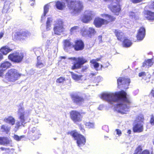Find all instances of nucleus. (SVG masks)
<instances>
[{
    "instance_id": "nucleus-56",
    "label": "nucleus",
    "mask_w": 154,
    "mask_h": 154,
    "mask_svg": "<svg viewBox=\"0 0 154 154\" xmlns=\"http://www.w3.org/2000/svg\"><path fill=\"white\" fill-rule=\"evenodd\" d=\"M96 75V73H91L90 74L89 76L91 77H93L94 76H95Z\"/></svg>"
},
{
    "instance_id": "nucleus-16",
    "label": "nucleus",
    "mask_w": 154,
    "mask_h": 154,
    "mask_svg": "<svg viewBox=\"0 0 154 154\" xmlns=\"http://www.w3.org/2000/svg\"><path fill=\"white\" fill-rule=\"evenodd\" d=\"M101 15L102 17L105 18V19L104 20L105 21V23H106V24L110 22L114 21L115 19V18L113 16L107 14H102Z\"/></svg>"
},
{
    "instance_id": "nucleus-39",
    "label": "nucleus",
    "mask_w": 154,
    "mask_h": 154,
    "mask_svg": "<svg viewBox=\"0 0 154 154\" xmlns=\"http://www.w3.org/2000/svg\"><path fill=\"white\" fill-rule=\"evenodd\" d=\"M65 80L64 77H60L57 79L56 82L57 83L60 84L63 83Z\"/></svg>"
},
{
    "instance_id": "nucleus-55",
    "label": "nucleus",
    "mask_w": 154,
    "mask_h": 154,
    "mask_svg": "<svg viewBox=\"0 0 154 154\" xmlns=\"http://www.w3.org/2000/svg\"><path fill=\"white\" fill-rule=\"evenodd\" d=\"M4 71L2 69H0V77L2 76L3 75Z\"/></svg>"
},
{
    "instance_id": "nucleus-31",
    "label": "nucleus",
    "mask_w": 154,
    "mask_h": 154,
    "mask_svg": "<svg viewBox=\"0 0 154 154\" xmlns=\"http://www.w3.org/2000/svg\"><path fill=\"white\" fill-rule=\"evenodd\" d=\"M52 21V18L51 17H50L48 18L47 21L46 22V30L48 31L50 29L51 26V23Z\"/></svg>"
},
{
    "instance_id": "nucleus-13",
    "label": "nucleus",
    "mask_w": 154,
    "mask_h": 154,
    "mask_svg": "<svg viewBox=\"0 0 154 154\" xmlns=\"http://www.w3.org/2000/svg\"><path fill=\"white\" fill-rule=\"evenodd\" d=\"M70 97L73 102L76 104H81L84 101V99L83 97L77 94H72L70 95Z\"/></svg>"
},
{
    "instance_id": "nucleus-61",
    "label": "nucleus",
    "mask_w": 154,
    "mask_h": 154,
    "mask_svg": "<svg viewBox=\"0 0 154 154\" xmlns=\"http://www.w3.org/2000/svg\"><path fill=\"white\" fill-rule=\"evenodd\" d=\"M151 7L154 9V1L152 3Z\"/></svg>"
},
{
    "instance_id": "nucleus-11",
    "label": "nucleus",
    "mask_w": 154,
    "mask_h": 154,
    "mask_svg": "<svg viewBox=\"0 0 154 154\" xmlns=\"http://www.w3.org/2000/svg\"><path fill=\"white\" fill-rule=\"evenodd\" d=\"M109 8L112 12L116 15H118L121 10L119 4L118 3L112 1L109 5Z\"/></svg>"
},
{
    "instance_id": "nucleus-58",
    "label": "nucleus",
    "mask_w": 154,
    "mask_h": 154,
    "mask_svg": "<svg viewBox=\"0 0 154 154\" xmlns=\"http://www.w3.org/2000/svg\"><path fill=\"white\" fill-rule=\"evenodd\" d=\"M4 34V32H1L0 33V38H1L3 37V35Z\"/></svg>"
},
{
    "instance_id": "nucleus-25",
    "label": "nucleus",
    "mask_w": 154,
    "mask_h": 154,
    "mask_svg": "<svg viewBox=\"0 0 154 154\" xmlns=\"http://www.w3.org/2000/svg\"><path fill=\"white\" fill-rule=\"evenodd\" d=\"M64 47L65 48H71L73 47L72 43L70 42L69 39H66L64 40L63 43Z\"/></svg>"
},
{
    "instance_id": "nucleus-17",
    "label": "nucleus",
    "mask_w": 154,
    "mask_h": 154,
    "mask_svg": "<svg viewBox=\"0 0 154 154\" xmlns=\"http://www.w3.org/2000/svg\"><path fill=\"white\" fill-rule=\"evenodd\" d=\"M12 66L11 62L8 61H4L0 65V68L5 71L10 68Z\"/></svg>"
},
{
    "instance_id": "nucleus-40",
    "label": "nucleus",
    "mask_w": 154,
    "mask_h": 154,
    "mask_svg": "<svg viewBox=\"0 0 154 154\" xmlns=\"http://www.w3.org/2000/svg\"><path fill=\"white\" fill-rule=\"evenodd\" d=\"M30 33L28 31L22 32L21 33L22 36L28 37L30 35Z\"/></svg>"
},
{
    "instance_id": "nucleus-46",
    "label": "nucleus",
    "mask_w": 154,
    "mask_h": 154,
    "mask_svg": "<svg viewBox=\"0 0 154 154\" xmlns=\"http://www.w3.org/2000/svg\"><path fill=\"white\" fill-rule=\"evenodd\" d=\"M88 65L84 66L82 67L81 69V71L84 72L86 71L88 68Z\"/></svg>"
},
{
    "instance_id": "nucleus-12",
    "label": "nucleus",
    "mask_w": 154,
    "mask_h": 154,
    "mask_svg": "<svg viewBox=\"0 0 154 154\" xmlns=\"http://www.w3.org/2000/svg\"><path fill=\"white\" fill-rule=\"evenodd\" d=\"M85 44L84 42L80 39L76 40L73 45V48L75 51L82 50L84 48Z\"/></svg>"
},
{
    "instance_id": "nucleus-5",
    "label": "nucleus",
    "mask_w": 154,
    "mask_h": 154,
    "mask_svg": "<svg viewBox=\"0 0 154 154\" xmlns=\"http://www.w3.org/2000/svg\"><path fill=\"white\" fill-rule=\"evenodd\" d=\"M69 59L76 61V62L74 63L71 67V69L73 70L80 69L82 65L88 62L87 60L83 57L77 58L70 57L69 58Z\"/></svg>"
},
{
    "instance_id": "nucleus-24",
    "label": "nucleus",
    "mask_w": 154,
    "mask_h": 154,
    "mask_svg": "<svg viewBox=\"0 0 154 154\" xmlns=\"http://www.w3.org/2000/svg\"><path fill=\"white\" fill-rule=\"evenodd\" d=\"M152 58L150 59L145 60L143 63L142 66L144 67L146 66L148 67H151L153 63V62L152 61Z\"/></svg>"
},
{
    "instance_id": "nucleus-64",
    "label": "nucleus",
    "mask_w": 154,
    "mask_h": 154,
    "mask_svg": "<svg viewBox=\"0 0 154 154\" xmlns=\"http://www.w3.org/2000/svg\"><path fill=\"white\" fill-rule=\"evenodd\" d=\"M102 38V35H99L98 36V38Z\"/></svg>"
},
{
    "instance_id": "nucleus-9",
    "label": "nucleus",
    "mask_w": 154,
    "mask_h": 154,
    "mask_svg": "<svg viewBox=\"0 0 154 154\" xmlns=\"http://www.w3.org/2000/svg\"><path fill=\"white\" fill-rule=\"evenodd\" d=\"M130 82V79L123 77H119L117 79L118 86L122 87L124 89H127Z\"/></svg>"
},
{
    "instance_id": "nucleus-8",
    "label": "nucleus",
    "mask_w": 154,
    "mask_h": 154,
    "mask_svg": "<svg viewBox=\"0 0 154 154\" xmlns=\"http://www.w3.org/2000/svg\"><path fill=\"white\" fill-rule=\"evenodd\" d=\"M64 31L63 27V22L61 19L57 20L54 28V33L55 34L60 35Z\"/></svg>"
},
{
    "instance_id": "nucleus-3",
    "label": "nucleus",
    "mask_w": 154,
    "mask_h": 154,
    "mask_svg": "<svg viewBox=\"0 0 154 154\" xmlns=\"http://www.w3.org/2000/svg\"><path fill=\"white\" fill-rule=\"evenodd\" d=\"M67 134L70 135L76 140L77 146L81 147L85 145L86 142L85 137L83 135L79 134L76 130L71 131L67 132Z\"/></svg>"
},
{
    "instance_id": "nucleus-59",
    "label": "nucleus",
    "mask_w": 154,
    "mask_h": 154,
    "mask_svg": "<svg viewBox=\"0 0 154 154\" xmlns=\"http://www.w3.org/2000/svg\"><path fill=\"white\" fill-rule=\"evenodd\" d=\"M3 59V56L2 54L0 53V61Z\"/></svg>"
},
{
    "instance_id": "nucleus-60",
    "label": "nucleus",
    "mask_w": 154,
    "mask_h": 154,
    "mask_svg": "<svg viewBox=\"0 0 154 154\" xmlns=\"http://www.w3.org/2000/svg\"><path fill=\"white\" fill-rule=\"evenodd\" d=\"M93 60H95V62H97V61H99L100 60V58H97L95 59H93Z\"/></svg>"
},
{
    "instance_id": "nucleus-48",
    "label": "nucleus",
    "mask_w": 154,
    "mask_h": 154,
    "mask_svg": "<svg viewBox=\"0 0 154 154\" xmlns=\"http://www.w3.org/2000/svg\"><path fill=\"white\" fill-rule=\"evenodd\" d=\"M116 131V134L118 135L119 136H120L122 134V132L121 131L118 129H116L115 130Z\"/></svg>"
},
{
    "instance_id": "nucleus-22",
    "label": "nucleus",
    "mask_w": 154,
    "mask_h": 154,
    "mask_svg": "<svg viewBox=\"0 0 154 154\" xmlns=\"http://www.w3.org/2000/svg\"><path fill=\"white\" fill-rule=\"evenodd\" d=\"M132 44V42L129 39H124L122 44V46L125 48L129 47Z\"/></svg>"
},
{
    "instance_id": "nucleus-26",
    "label": "nucleus",
    "mask_w": 154,
    "mask_h": 154,
    "mask_svg": "<svg viewBox=\"0 0 154 154\" xmlns=\"http://www.w3.org/2000/svg\"><path fill=\"white\" fill-rule=\"evenodd\" d=\"M88 27H84L81 30V34L83 36L85 37H87V36L89 37V35L88 31Z\"/></svg>"
},
{
    "instance_id": "nucleus-54",
    "label": "nucleus",
    "mask_w": 154,
    "mask_h": 154,
    "mask_svg": "<svg viewBox=\"0 0 154 154\" xmlns=\"http://www.w3.org/2000/svg\"><path fill=\"white\" fill-rule=\"evenodd\" d=\"M21 126L20 122H18L16 123V127L17 128H19V127Z\"/></svg>"
},
{
    "instance_id": "nucleus-18",
    "label": "nucleus",
    "mask_w": 154,
    "mask_h": 154,
    "mask_svg": "<svg viewBox=\"0 0 154 154\" xmlns=\"http://www.w3.org/2000/svg\"><path fill=\"white\" fill-rule=\"evenodd\" d=\"M104 20L100 18H96L94 20V25L96 27H99L103 24H106L105 23Z\"/></svg>"
},
{
    "instance_id": "nucleus-52",
    "label": "nucleus",
    "mask_w": 154,
    "mask_h": 154,
    "mask_svg": "<svg viewBox=\"0 0 154 154\" xmlns=\"http://www.w3.org/2000/svg\"><path fill=\"white\" fill-rule=\"evenodd\" d=\"M79 128L81 131L82 132H84L85 131V130L83 128V126L81 124H80L79 125Z\"/></svg>"
},
{
    "instance_id": "nucleus-2",
    "label": "nucleus",
    "mask_w": 154,
    "mask_h": 154,
    "mask_svg": "<svg viewBox=\"0 0 154 154\" xmlns=\"http://www.w3.org/2000/svg\"><path fill=\"white\" fill-rule=\"evenodd\" d=\"M67 3V6L70 10L71 14H75L80 12L82 10L83 5L82 3L79 1H72L71 0H65Z\"/></svg>"
},
{
    "instance_id": "nucleus-57",
    "label": "nucleus",
    "mask_w": 154,
    "mask_h": 154,
    "mask_svg": "<svg viewBox=\"0 0 154 154\" xmlns=\"http://www.w3.org/2000/svg\"><path fill=\"white\" fill-rule=\"evenodd\" d=\"M2 150H9V148H5L3 147H1L0 148Z\"/></svg>"
},
{
    "instance_id": "nucleus-33",
    "label": "nucleus",
    "mask_w": 154,
    "mask_h": 154,
    "mask_svg": "<svg viewBox=\"0 0 154 154\" xmlns=\"http://www.w3.org/2000/svg\"><path fill=\"white\" fill-rule=\"evenodd\" d=\"M56 6L57 9L62 10L64 7L65 3L57 1L56 3Z\"/></svg>"
},
{
    "instance_id": "nucleus-6",
    "label": "nucleus",
    "mask_w": 154,
    "mask_h": 154,
    "mask_svg": "<svg viewBox=\"0 0 154 154\" xmlns=\"http://www.w3.org/2000/svg\"><path fill=\"white\" fill-rule=\"evenodd\" d=\"M24 56L23 53L16 51L9 54L8 56V58L14 63H19L22 61Z\"/></svg>"
},
{
    "instance_id": "nucleus-35",
    "label": "nucleus",
    "mask_w": 154,
    "mask_h": 154,
    "mask_svg": "<svg viewBox=\"0 0 154 154\" xmlns=\"http://www.w3.org/2000/svg\"><path fill=\"white\" fill-rule=\"evenodd\" d=\"M49 5L48 4H47L44 7V14L42 16L41 21H42V20L44 19L45 18V16L46 15V13L48 12L49 9Z\"/></svg>"
},
{
    "instance_id": "nucleus-14",
    "label": "nucleus",
    "mask_w": 154,
    "mask_h": 154,
    "mask_svg": "<svg viewBox=\"0 0 154 154\" xmlns=\"http://www.w3.org/2000/svg\"><path fill=\"white\" fill-rule=\"evenodd\" d=\"M24 109L23 107H21L18 109V113L19 116V118L22 125L23 123L25 124L26 123L25 122V112L24 111Z\"/></svg>"
},
{
    "instance_id": "nucleus-38",
    "label": "nucleus",
    "mask_w": 154,
    "mask_h": 154,
    "mask_svg": "<svg viewBox=\"0 0 154 154\" xmlns=\"http://www.w3.org/2000/svg\"><path fill=\"white\" fill-rule=\"evenodd\" d=\"M25 137L24 135H23L20 136H19L16 134H14L13 137V138L14 139L17 141H20L21 140V139L25 138Z\"/></svg>"
},
{
    "instance_id": "nucleus-51",
    "label": "nucleus",
    "mask_w": 154,
    "mask_h": 154,
    "mask_svg": "<svg viewBox=\"0 0 154 154\" xmlns=\"http://www.w3.org/2000/svg\"><path fill=\"white\" fill-rule=\"evenodd\" d=\"M134 3H137L141 2L143 0H130Z\"/></svg>"
},
{
    "instance_id": "nucleus-37",
    "label": "nucleus",
    "mask_w": 154,
    "mask_h": 154,
    "mask_svg": "<svg viewBox=\"0 0 154 154\" xmlns=\"http://www.w3.org/2000/svg\"><path fill=\"white\" fill-rule=\"evenodd\" d=\"M129 15L130 17L133 19L136 20L138 18L137 15L132 11L129 12Z\"/></svg>"
},
{
    "instance_id": "nucleus-45",
    "label": "nucleus",
    "mask_w": 154,
    "mask_h": 154,
    "mask_svg": "<svg viewBox=\"0 0 154 154\" xmlns=\"http://www.w3.org/2000/svg\"><path fill=\"white\" fill-rule=\"evenodd\" d=\"M42 67L44 66V64L40 61V60H38L36 64V66L40 68L41 66Z\"/></svg>"
},
{
    "instance_id": "nucleus-43",
    "label": "nucleus",
    "mask_w": 154,
    "mask_h": 154,
    "mask_svg": "<svg viewBox=\"0 0 154 154\" xmlns=\"http://www.w3.org/2000/svg\"><path fill=\"white\" fill-rule=\"evenodd\" d=\"M142 148L141 146H138L136 149L134 153L139 154L138 153L141 152L142 151Z\"/></svg>"
},
{
    "instance_id": "nucleus-44",
    "label": "nucleus",
    "mask_w": 154,
    "mask_h": 154,
    "mask_svg": "<svg viewBox=\"0 0 154 154\" xmlns=\"http://www.w3.org/2000/svg\"><path fill=\"white\" fill-rule=\"evenodd\" d=\"M137 120L138 121L143 122L144 118L142 114H140L138 115L136 118Z\"/></svg>"
},
{
    "instance_id": "nucleus-36",
    "label": "nucleus",
    "mask_w": 154,
    "mask_h": 154,
    "mask_svg": "<svg viewBox=\"0 0 154 154\" xmlns=\"http://www.w3.org/2000/svg\"><path fill=\"white\" fill-rule=\"evenodd\" d=\"M90 63L93 64L94 68L97 71L99 70L97 69L100 66L99 64L98 63L95 62V60H91L90 61Z\"/></svg>"
},
{
    "instance_id": "nucleus-27",
    "label": "nucleus",
    "mask_w": 154,
    "mask_h": 154,
    "mask_svg": "<svg viewBox=\"0 0 154 154\" xmlns=\"http://www.w3.org/2000/svg\"><path fill=\"white\" fill-rule=\"evenodd\" d=\"M12 50L6 47V46L3 47L0 49V51L3 54L6 55L9 52L12 51Z\"/></svg>"
},
{
    "instance_id": "nucleus-28",
    "label": "nucleus",
    "mask_w": 154,
    "mask_h": 154,
    "mask_svg": "<svg viewBox=\"0 0 154 154\" xmlns=\"http://www.w3.org/2000/svg\"><path fill=\"white\" fill-rule=\"evenodd\" d=\"M72 78L74 80L78 81L80 80L82 76V75H78L74 73L73 72H70Z\"/></svg>"
},
{
    "instance_id": "nucleus-63",
    "label": "nucleus",
    "mask_w": 154,
    "mask_h": 154,
    "mask_svg": "<svg viewBox=\"0 0 154 154\" xmlns=\"http://www.w3.org/2000/svg\"><path fill=\"white\" fill-rule=\"evenodd\" d=\"M66 58V57L64 56H62L60 57L61 59H65Z\"/></svg>"
},
{
    "instance_id": "nucleus-19",
    "label": "nucleus",
    "mask_w": 154,
    "mask_h": 154,
    "mask_svg": "<svg viewBox=\"0 0 154 154\" xmlns=\"http://www.w3.org/2000/svg\"><path fill=\"white\" fill-rule=\"evenodd\" d=\"M145 17L149 20H154V12L149 11H145L144 13Z\"/></svg>"
},
{
    "instance_id": "nucleus-23",
    "label": "nucleus",
    "mask_w": 154,
    "mask_h": 154,
    "mask_svg": "<svg viewBox=\"0 0 154 154\" xmlns=\"http://www.w3.org/2000/svg\"><path fill=\"white\" fill-rule=\"evenodd\" d=\"M10 141L7 137H0V144L5 145L10 143Z\"/></svg>"
},
{
    "instance_id": "nucleus-21",
    "label": "nucleus",
    "mask_w": 154,
    "mask_h": 154,
    "mask_svg": "<svg viewBox=\"0 0 154 154\" xmlns=\"http://www.w3.org/2000/svg\"><path fill=\"white\" fill-rule=\"evenodd\" d=\"M4 122L13 125L15 124V120L14 118L12 116H8V117L5 118L3 120Z\"/></svg>"
},
{
    "instance_id": "nucleus-29",
    "label": "nucleus",
    "mask_w": 154,
    "mask_h": 154,
    "mask_svg": "<svg viewBox=\"0 0 154 154\" xmlns=\"http://www.w3.org/2000/svg\"><path fill=\"white\" fill-rule=\"evenodd\" d=\"M80 30V28L78 26H74L70 29V34L71 35L75 34L77 32H79Z\"/></svg>"
},
{
    "instance_id": "nucleus-20",
    "label": "nucleus",
    "mask_w": 154,
    "mask_h": 154,
    "mask_svg": "<svg viewBox=\"0 0 154 154\" xmlns=\"http://www.w3.org/2000/svg\"><path fill=\"white\" fill-rule=\"evenodd\" d=\"M145 35V29L144 28L141 27L139 30L137 35V38H143Z\"/></svg>"
},
{
    "instance_id": "nucleus-62",
    "label": "nucleus",
    "mask_w": 154,
    "mask_h": 154,
    "mask_svg": "<svg viewBox=\"0 0 154 154\" xmlns=\"http://www.w3.org/2000/svg\"><path fill=\"white\" fill-rule=\"evenodd\" d=\"M131 133V130H128L127 131V133L128 134H130Z\"/></svg>"
},
{
    "instance_id": "nucleus-30",
    "label": "nucleus",
    "mask_w": 154,
    "mask_h": 154,
    "mask_svg": "<svg viewBox=\"0 0 154 154\" xmlns=\"http://www.w3.org/2000/svg\"><path fill=\"white\" fill-rule=\"evenodd\" d=\"M1 128L2 132L8 133L10 131L11 127L6 126L5 125H1Z\"/></svg>"
},
{
    "instance_id": "nucleus-42",
    "label": "nucleus",
    "mask_w": 154,
    "mask_h": 154,
    "mask_svg": "<svg viewBox=\"0 0 154 154\" xmlns=\"http://www.w3.org/2000/svg\"><path fill=\"white\" fill-rule=\"evenodd\" d=\"M85 125L88 128H93L94 127V123L90 122H87L85 123Z\"/></svg>"
},
{
    "instance_id": "nucleus-4",
    "label": "nucleus",
    "mask_w": 154,
    "mask_h": 154,
    "mask_svg": "<svg viewBox=\"0 0 154 154\" xmlns=\"http://www.w3.org/2000/svg\"><path fill=\"white\" fill-rule=\"evenodd\" d=\"M21 76V74L19 73L17 69L11 68L6 73L5 78L8 82H14L18 80Z\"/></svg>"
},
{
    "instance_id": "nucleus-53",
    "label": "nucleus",
    "mask_w": 154,
    "mask_h": 154,
    "mask_svg": "<svg viewBox=\"0 0 154 154\" xmlns=\"http://www.w3.org/2000/svg\"><path fill=\"white\" fill-rule=\"evenodd\" d=\"M150 94L152 97H154V89H152L151 91Z\"/></svg>"
},
{
    "instance_id": "nucleus-10",
    "label": "nucleus",
    "mask_w": 154,
    "mask_h": 154,
    "mask_svg": "<svg viewBox=\"0 0 154 154\" xmlns=\"http://www.w3.org/2000/svg\"><path fill=\"white\" fill-rule=\"evenodd\" d=\"M95 14L94 11L90 10L86 11L82 20V22L84 23H88L94 17Z\"/></svg>"
},
{
    "instance_id": "nucleus-32",
    "label": "nucleus",
    "mask_w": 154,
    "mask_h": 154,
    "mask_svg": "<svg viewBox=\"0 0 154 154\" xmlns=\"http://www.w3.org/2000/svg\"><path fill=\"white\" fill-rule=\"evenodd\" d=\"M115 33L116 36L117 37V38H124V34L120 30H116Z\"/></svg>"
},
{
    "instance_id": "nucleus-7",
    "label": "nucleus",
    "mask_w": 154,
    "mask_h": 154,
    "mask_svg": "<svg viewBox=\"0 0 154 154\" xmlns=\"http://www.w3.org/2000/svg\"><path fill=\"white\" fill-rule=\"evenodd\" d=\"M82 114H85V113H80L76 110H72L69 112L70 117L75 123L80 122L82 121Z\"/></svg>"
},
{
    "instance_id": "nucleus-15",
    "label": "nucleus",
    "mask_w": 154,
    "mask_h": 154,
    "mask_svg": "<svg viewBox=\"0 0 154 154\" xmlns=\"http://www.w3.org/2000/svg\"><path fill=\"white\" fill-rule=\"evenodd\" d=\"M132 130L134 133L141 132L143 130V125L141 123H137L133 125Z\"/></svg>"
},
{
    "instance_id": "nucleus-34",
    "label": "nucleus",
    "mask_w": 154,
    "mask_h": 154,
    "mask_svg": "<svg viewBox=\"0 0 154 154\" xmlns=\"http://www.w3.org/2000/svg\"><path fill=\"white\" fill-rule=\"evenodd\" d=\"M10 3L8 2H6L5 3L3 7V11L4 12L7 13L10 8Z\"/></svg>"
},
{
    "instance_id": "nucleus-50",
    "label": "nucleus",
    "mask_w": 154,
    "mask_h": 154,
    "mask_svg": "<svg viewBox=\"0 0 154 154\" xmlns=\"http://www.w3.org/2000/svg\"><path fill=\"white\" fill-rule=\"evenodd\" d=\"M145 75H146V74L145 72H140L138 74V76L140 77Z\"/></svg>"
},
{
    "instance_id": "nucleus-1",
    "label": "nucleus",
    "mask_w": 154,
    "mask_h": 154,
    "mask_svg": "<svg viewBox=\"0 0 154 154\" xmlns=\"http://www.w3.org/2000/svg\"><path fill=\"white\" fill-rule=\"evenodd\" d=\"M127 93L123 90L113 93H104L101 95V98L106 100L111 103L112 102H117L119 100H121L126 104L121 103L117 104L118 107L120 108L118 112L122 114H126L127 110L126 109H128L130 108L129 106L131 103L130 99L127 97Z\"/></svg>"
},
{
    "instance_id": "nucleus-49",
    "label": "nucleus",
    "mask_w": 154,
    "mask_h": 154,
    "mask_svg": "<svg viewBox=\"0 0 154 154\" xmlns=\"http://www.w3.org/2000/svg\"><path fill=\"white\" fill-rule=\"evenodd\" d=\"M140 154H149V152L148 150L146 149L144 150Z\"/></svg>"
},
{
    "instance_id": "nucleus-47",
    "label": "nucleus",
    "mask_w": 154,
    "mask_h": 154,
    "mask_svg": "<svg viewBox=\"0 0 154 154\" xmlns=\"http://www.w3.org/2000/svg\"><path fill=\"white\" fill-rule=\"evenodd\" d=\"M150 123L152 125H154V116L152 115L149 121Z\"/></svg>"
},
{
    "instance_id": "nucleus-41",
    "label": "nucleus",
    "mask_w": 154,
    "mask_h": 154,
    "mask_svg": "<svg viewBox=\"0 0 154 154\" xmlns=\"http://www.w3.org/2000/svg\"><path fill=\"white\" fill-rule=\"evenodd\" d=\"M88 32L89 35V37L91 34H94L95 32L94 29L92 27H88Z\"/></svg>"
}]
</instances>
